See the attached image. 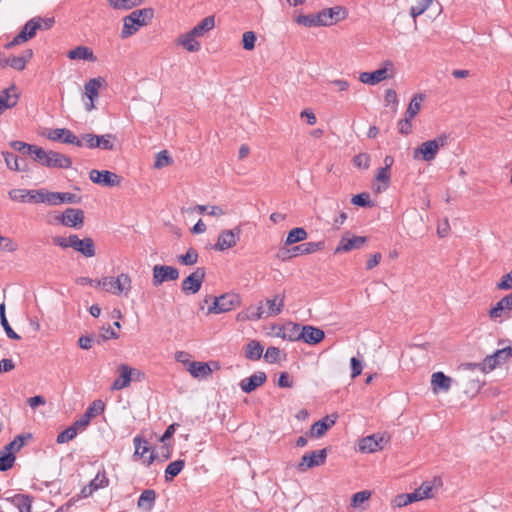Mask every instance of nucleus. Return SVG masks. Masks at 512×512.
Wrapping results in <instances>:
<instances>
[{
    "label": "nucleus",
    "instance_id": "46",
    "mask_svg": "<svg viewBox=\"0 0 512 512\" xmlns=\"http://www.w3.org/2000/svg\"><path fill=\"white\" fill-rule=\"evenodd\" d=\"M135 446L134 455L143 457L147 452L150 451V446L147 440L141 438L140 436H136L133 440Z\"/></svg>",
    "mask_w": 512,
    "mask_h": 512
},
{
    "label": "nucleus",
    "instance_id": "44",
    "mask_svg": "<svg viewBox=\"0 0 512 512\" xmlns=\"http://www.w3.org/2000/svg\"><path fill=\"white\" fill-rule=\"evenodd\" d=\"M94 491L105 488L109 485V479L105 471L98 472L97 475L88 484Z\"/></svg>",
    "mask_w": 512,
    "mask_h": 512
},
{
    "label": "nucleus",
    "instance_id": "45",
    "mask_svg": "<svg viewBox=\"0 0 512 512\" xmlns=\"http://www.w3.org/2000/svg\"><path fill=\"white\" fill-rule=\"evenodd\" d=\"M433 0H418L417 4L410 8V15L416 21V18L423 14L432 4Z\"/></svg>",
    "mask_w": 512,
    "mask_h": 512
},
{
    "label": "nucleus",
    "instance_id": "1",
    "mask_svg": "<svg viewBox=\"0 0 512 512\" xmlns=\"http://www.w3.org/2000/svg\"><path fill=\"white\" fill-rule=\"evenodd\" d=\"M33 160L47 168L69 169L72 166L69 156L53 150H45L39 146L34 150Z\"/></svg>",
    "mask_w": 512,
    "mask_h": 512
},
{
    "label": "nucleus",
    "instance_id": "62",
    "mask_svg": "<svg viewBox=\"0 0 512 512\" xmlns=\"http://www.w3.org/2000/svg\"><path fill=\"white\" fill-rule=\"evenodd\" d=\"M481 385L482 383L479 379H468L465 384V393L477 394L481 389Z\"/></svg>",
    "mask_w": 512,
    "mask_h": 512
},
{
    "label": "nucleus",
    "instance_id": "25",
    "mask_svg": "<svg viewBox=\"0 0 512 512\" xmlns=\"http://www.w3.org/2000/svg\"><path fill=\"white\" fill-rule=\"evenodd\" d=\"M18 101V95L15 92V86L4 89L0 94V115L6 110L13 108Z\"/></svg>",
    "mask_w": 512,
    "mask_h": 512
},
{
    "label": "nucleus",
    "instance_id": "30",
    "mask_svg": "<svg viewBox=\"0 0 512 512\" xmlns=\"http://www.w3.org/2000/svg\"><path fill=\"white\" fill-rule=\"evenodd\" d=\"M324 241L319 242H307L297 245L291 249L293 255H307L312 254L316 251L322 250L324 248Z\"/></svg>",
    "mask_w": 512,
    "mask_h": 512
},
{
    "label": "nucleus",
    "instance_id": "3",
    "mask_svg": "<svg viewBox=\"0 0 512 512\" xmlns=\"http://www.w3.org/2000/svg\"><path fill=\"white\" fill-rule=\"evenodd\" d=\"M97 286L114 295H127L131 290V278L125 273L118 275L116 278L103 277L99 279Z\"/></svg>",
    "mask_w": 512,
    "mask_h": 512
},
{
    "label": "nucleus",
    "instance_id": "63",
    "mask_svg": "<svg viewBox=\"0 0 512 512\" xmlns=\"http://www.w3.org/2000/svg\"><path fill=\"white\" fill-rule=\"evenodd\" d=\"M353 162L358 168L367 169L370 165V156L367 153H360L354 157Z\"/></svg>",
    "mask_w": 512,
    "mask_h": 512
},
{
    "label": "nucleus",
    "instance_id": "6",
    "mask_svg": "<svg viewBox=\"0 0 512 512\" xmlns=\"http://www.w3.org/2000/svg\"><path fill=\"white\" fill-rule=\"evenodd\" d=\"M241 233L242 229L240 226L221 231L218 235L217 242L213 246V249L215 251L222 252L229 248H233L240 240Z\"/></svg>",
    "mask_w": 512,
    "mask_h": 512
},
{
    "label": "nucleus",
    "instance_id": "24",
    "mask_svg": "<svg viewBox=\"0 0 512 512\" xmlns=\"http://www.w3.org/2000/svg\"><path fill=\"white\" fill-rule=\"evenodd\" d=\"M388 78V69L386 67L377 69L373 72H362L359 80L364 84L376 85Z\"/></svg>",
    "mask_w": 512,
    "mask_h": 512
},
{
    "label": "nucleus",
    "instance_id": "27",
    "mask_svg": "<svg viewBox=\"0 0 512 512\" xmlns=\"http://www.w3.org/2000/svg\"><path fill=\"white\" fill-rule=\"evenodd\" d=\"M302 325L297 323H288L277 333V336L289 340L300 341Z\"/></svg>",
    "mask_w": 512,
    "mask_h": 512
},
{
    "label": "nucleus",
    "instance_id": "29",
    "mask_svg": "<svg viewBox=\"0 0 512 512\" xmlns=\"http://www.w3.org/2000/svg\"><path fill=\"white\" fill-rule=\"evenodd\" d=\"M284 301H285V295L283 294H277L273 298H267L265 300V303L267 305V315L270 316H276L279 315L284 307Z\"/></svg>",
    "mask_w": 512,
    "mask_h": 512
},
{
    "label": "nucleus",
    "instance_id": "49",
    "mask_svg": "<svg viewBox=\"0 0 512 512\" xmlns=\"http://www.w3.org/2000/svg\"><path fill=\"white\" fill-rule=\"evenodd\" d=\"M351 203L356 206L360 207H372L374 204L370 200V195L368 193H360L357 195H354L351 198Z\"/></svg>",
    "mask_w": 512,
    "mask_h": 512
},
{
    "label": "nucleus",
    "instance_id": "33",
    "mask_svg": "<svg viewBox=\"0 0 512 512\" xmlns=\"http://www.w3.org/2000/svg\"><path fill=\"white\" fill-rule=\"evenodd\" d=\"M498 364H500V360H497L496 358H494L493 354H492V355L486 356L485 359L483 360V362H481V363H467L465 366L468 369H472V370L478 369V370L482 371L483 373H486V372L493 370Z\"/></svg>",
    "mask_w": 512,
    "mask_h": 512
},
{
    "label": "nucleus",
    "instance_id": "17",
    "mask_svg": "<svg viewBox=\"0 0 512 512\" xmlns=\"http://www.w3.org/2000/svg\"><path fill=\"white\" fill-rule=\"evenodd\" d=\"M60 222L67 227H81L84 223V212L81 209L67 208Z\"/></svg>",
    "mask_w": 512,
    "mask_h": 512
},
{
    "label": "nucleus",
    "instance_id": "52",
    "mask_svg": "<svg viewBox=\"0 0 512 512\" xmlns=\"http://www.w3.org/2000/svg\"><path fill=\"white\" fill-rule=\"evenodd\" d=\"M390 178H391L390 170H388L387 168H383V167L378 169L377 174H376V180L384 184V186H383L384 190L387 189V187L389 186ZM381 189H382V187L378 186L377 191H380Z\"/></svg>",
    "mask_w": 512,
    "mask_h": 512
},
{
    "label": "nucleus",
    "instance_id": "57",
    "mask_svg": "<svg viewBox=\"0 0 512 512\" xmlns=\"http://www.w3.org/2000/svg\"><path fill=\"white\" fill-rule=\"evenodd\" d=\"M15 461L13 452H7L0 456V471L9 470Z\"/></svg>",
    "mask_w": 512,
    "mask_h": 512
},
{
    "label": "nucleus",
    "instance_id": "15",
    "mask_svg": "<svg viewBox=\"0 0 512 512\" xmlns=\"http://www.w3.org/2000/svg\"><path fill=\"white\" fill-rule=\"evenodd\" d=\"M70 247L85 257H93L95 255L94 241L89 237L79 239L77 235H70Z\"/></svg>",
    "mask_w": 512,
    "mask_h": 512
},
{
    "label": "nucleus",
    "instance_id": "38",
    "mask_svg": "<svg viewBox=\"0 0 512 512\" xmlns=\"http://www.w3.org/2000/svg\"><path fill=\"white\" fill-rule=\"evenodd\" d=\"M116 140V136L113 134H104V135H97V138H95L96 141V148H100L103 150H114L115 144L114 141Z\"/></svg>",
    "mask_w": 512,
    "mask_h": 512
},
{
    "label": "nucleus",
    "instance_id": "36",
    "mask_svg": "<svg viewBox=\"0 0 512 512\" xmlns=\"http://www.w3.org/2000/svg\"><path fill=\"white\" fill-rule=\"evenodd\" d=\"M424 98H425L424 94H421V93L415 94L407 107L405 116L413 119L419 113L421 106H422V102L424 101Z\"/></svg>",
    "mask_w": 512,
    "mask_h": 512
},
{
    "label": "nucleus",
    "instance_id": "55",
    "mask_svg": "<svg viewBox=\"0 0 512 512\" xmlns=\"http://www.w3.org/2000/svg\"><path fill=\"white\" fill-rule=\"evenodd\" d=\"M195 210L198 211L200 214H203L205 212H207L208 215L210 216H221L224 214V211L221 207L219 206H205V205H197L195 207Z\"/></svg>",
    "mask_w": 512,
    "mask_h": 512
},
{
    "label": "nucleus",
    "instance_id": "42",
    "mask_svg": "<svg viewBox=\"0 0 512 512\" xmlns=\"http://www.w3.org/2000/svg\"><path fill=\"white\" fill-rule=\"evenodd\" d=\"M10 147L22 154L31 155L33 157L34 150H36L37 145L27 144L22 141L14 140L9 143Z\"/></svg>",
    "mask_w": 512,
    "mask_h": 512
},
{
    "label": "nucleus",
    "instance_id": "41",
    "mask_svg": "<svg viewBox=\"0 0 512 512\" xmlns=\"http://www.w3.org/2000/svg\"><path fill=\"white\" fill-rule=\"evenodd\" d=\"M215 25L214 16H208L204 18L199 24H197L193 29V34H197L198 36H202L205 32L213 29Z\"/></svg>",
    "mask_w": 512,
    "mask_h": 512
},
{
    "label": "nucleus",
    "instance_id": "34",
    "mask_svg": "<svg viewBox=\"0 0 512 512\" xmlns=\"http://www.w3.org/2000/svg\"><path fill=\"white\" fill-rule=\"evenodd\" d=\"M199 37L197 34H193V31L181 35L178 38V43L182 45L189 52H196L200 49V43L196 40Z\"/></svg>",
    "mask_w": 512,
    "mask_h": 512
},
{
    "label": "nucleus",
    "instance_id": "18",
    "mask_svg": "<svg viewBox=\"0 0 512 512\" xmlns=\"http://www.w3.org/2000/svg\"><path fill=\"white\" fill-rule=\"evenodd\" d=\"M267 376L265 372L258 371L240 381L239 386L245 393H251L266 382Z\"/></svg>",
    "mask_w": 512,
    "mask_h": 512
},
{
    "label": "nucleus",
    "instance_id": "48",
    "mask_svg": "<svg viewBox=\"0 0 512 512\" xmlns=\"http://www.w3.org/2000/svg\"><path fill=\"white\" fill-rule=\"evenodd\" d=\"M248 311L250 313V317L252 320L257 321L261 318H267V312L264 308L263 302H259L257 306H250L248 307Z\"/></svg>",
    "mask_w": 512,
    "mask_h": 512
},
{
    "label": "nucleus",
    "instance_id": "31",
    "mask_svg": "<svg viewBox=\"0 0 512 512\" xmlns=\"http://www.w3.org/2000/svg\"><path fill=\"white\" fill-rule=\"evenodd\" d=\"M189 373L195 378H205L212 373L208 363L193 361L188 365Z\"/></svg>",
    "mask_w": 512,
    "mask_h": 512
},
{
    "label": "nucleus",
    "instance_id": "43",
    "mask_svg": "<svg viewBox=\"0 0 512 512\" xmlns=\"http://www.w3.org/2000/svg\"><path fill=\"white\" fill-rule=\"evenodd\" d=\"M104 409V402L102 400H95L89 405L84 414L86 415L87 418L91 420L92 418L103 413Z\"/></svg>",
    "mask_w": 512,
    "mask_h": 512
},
{
    "label": "nucleus",
    "instance_id": "16",
    "mask_svg": "<svg viewBox=\"0 0 512 512\" xmlns=\"http://www.w3.org/2000/svg\"><path fill=\"white\" fill-rule=\"evenodd\" d=\"M367 240L368 238L366 236H353L351 238L343 236L335 248L334 253L339 254L349 252L354 249H360L367 242Z\"/></svg>",
    "mask_w": 512,
    "mask_h": 512
},
{
    "label": "nucleus",
    "instance_id": "37",
    "mask_svg": "<svg viewBox=\"0 0 512 512\" xmlns=\"http://www.w3.org/2000/svg\"><path fill=\"white\" fill-rule=\"evenodd\" d=\"M185 461L184 460H176L168 464L165 469V481L171 482L184 468Z\"/></svg>",
    "mask_w": 512,
    "mask_h": 512
},
{
    "label": "nucleus",
    "instance_id": "23",
    "mask_svg": "<svg viewBox=\"0 0 512 512\" xmlns=\"http://www.w3.org/2000/svg\"><path fill=\"white\" fill-rule=\"evenodd\" d=\"M442 483L439 478H434L432 481H425L421 486L415 489L419 501L434 496V491L441 487Z\"/></svg>",
    "mask_w": 512,
    "mask_h": 512
},
{
    "label": "nucleus",
    "instance_id": "13",
    "mask_svg": "<svg viewBox=\"0 0 512 512\" xmlns=\"http://www.w3.org/2000/svg\"><path fill=\"white\" fill-rule=\"evenodd\" d=\"M38 30H40L39 21L34 17L26 22L19 34L6 45V48H12L15 45L28 41L36 35Z\"/></svg>",
    "mask_w": 512,
    "mask_h": 512
},
{
    "label": "nucleus",
    "instance_id": "35",
    "mask_svg": "<svg viewBox=\"0 0 512 512\" xmlns=\"http://www.w3.org/2000/svg\"><path fill=\"white\" fill-rule=\"evenodd\" d=\"M263 354V346L257 340H251L245 346V357L251 361H257Z\"/></svg>",
    "mask_w": 512,
    "mask_h": 512
},
{
    "label": "nucleus",
    "instance_id": "19",
    "mask_svg": "<svg viewBox=\"0 0 512 512\" xmlns=\"http://www.w3.org/2000/svg\"><path fill=\"white\" fill-rule=\"evenodd\" d=\"M338 418L337 414L327 415L324 418L316 421L309 431L311 437L320 438L322 437L326 431L332 427Z\"/></svg>",
    "mask_w": 512,
    "mask_h": 512
},
{
    "label": "nucleus",
    "instance_id": "10",
    "mask_svg": "<svg viewBox=\"0 0 512 512\" xmlns=\"http://www.w3.org/2000/svg\"><path fill=\"white\" fill-rule=\"evenodd\" d=\"M327 458V449L316 450L311 453H306L302 456L297 469L300 472H305L307 469L320 466L325 463Z\"/></svg>",
    "mask_w": 512,
    "mask_h": 512
},
{
    "label": "nucleus",
    "instance_id": "9",
    "mask_svg": "<svg viewBox=\"0 0 512 512\" xmlns=\"http://www.w3.org/2000/svg\"><path fill=\"white\" fill-rule=\"evenodd\" d=\"M90 180L95 184H100L105 187H116L121 183V177L116 173L108 170L93 169L89 172Z\"/></svg>",
    "mask_w": 512,
    "mask_h": 512
},
{
    "label": "nucleus",
    "instance_id": "51",
    "mask_svg": "<svg viewBox=\"0 0 512 512\" xmlns=\"http://www.w3.org/2000/svg\"><path fill=\"white\" fill-rule=\"evenodd\" d=\"M77 435V430L72 425L66 428L64 431L58 434L56 442L58 444H64L72 439H74Z\"/></svg>",
    "mask_w": 512,
    "mask_h": 512
},
{
    "label": "nucleus",
    "instance_id": "59",
    "mask_svg": "<svg viewBox=\"0 0 512 512\" xmlns=\"http://www.w3.org/2000/svg\"><path fill=\"white\" fill-rule=\"evenodd\" d=\"M62 143L75 145L77 147H82V140H79V138L76 135H74V133L71 130L66 129V128H65V134H63V137H62Z\"/></svg>",
    "mask_w": 512,
    "mask_h": 512
},
{
    "label": "nucleus",
    "instance_id": "8",
    "mask_svg": "<svg viewBox=\"0 0 512 512\" xmlns=\"http://www.w3.org/2000/svg\"><path fill=\"white\" fill-rule=\"evenodd\" d=\"M388 442V436L381 434H372L360 440L359 450L364 453H373L378 450H382Z\"/></svg>",
    "mask_w": 512,
    "mask_h": 512
},
{
    "label": "nucleus",
    "instance_id": "50",
    "mask_svg": "<svg viewBox=\"0 0 512 512\" xmlns=\"http://www.w3.org/2000/svg\"><path fill=\"white\" fill-rule=\"evenodd\" d=\"M419 501L415 490L412 493L401 494L395 498V504L398 507H404L412 502Z\"/></svg>",
    "mask_w": 512,
    "mask_h": 512
},
{
    "label": "nucleus",
    "instance_id": "12",
    "mask_svg": "<svg viewBox=\"0 0 512 512\" xmlns=\"http://www.w3.org/2000/svg\"><path fill=\"white\" fill-rule=\"evenodd\" d=\"M347 17V11L342 6L325 8L318 12L322 26H331Z\"/></svg>",
    "mask_w": 512,
    "mask_h": 512
},
{
    "label": "nucleus",
    "instance_id": "53",
    "mask_svg": "<svg viewBox=\"0 0 512 512\" xmlns=\"http://www.w3.org/2000/svg\"><path fill=\"white\" fill-rule=\"evenodd\" d=\"M256 34L253 31H246L242 35L243 48L251 51L255 48Z\"/></svg>",
    "mask_w": 512,
    "mask_h": 512
},
{
    "label": "nucleus",
    "instance_id": "26",
    "mask_svg": "<svg viewBox=\"0 0 512 512\" xmlns=\"http://www.w3.org/2000/svg\"><path fill=\"white\" fill-rule=\"evenodd\" d=\"M155 502L156 492L153 489H145L138 498L137 507L144 512H151Z\"/></svg>",
    "mask_w": 512,
    "mask_h": 512
},
{
    "label": "nucleus",
    "instance_id": "11",
    "mask_svg": "<svg viewBox=\"0 0 512 512\" xmlns=\"http://www.w3.org/2000/svg\"><path fill=\"white\" fill-rule=\"evenodd\" d=\"M205 269L198 267L194 272L187 276L182 282V290L186 294L197 293L205 279Z\"/></svg>",
    "mask_w": 512,
    "mask_h": 512
},
{
    "label": "nucleus",
    "instance_id": "58",
    "mask_svg": "<svg viewBox=\"0 0 512 512\" xmlns=\"http://www.w3.org/2000/svg\"><path fill=\"white\" fill-rule=\"evenodd\" d=\"M171 163V158L168 155V152L166 150L160 151L156 155V160L154 163V166L157 169H161Z\"/></svg>",
    "mask_w": 512,
    "mask_h": 512
},
{
    "label": "nucleus",
    "instance_id": "4",
    "mask_svg": "<svg viewBox=\"0 0 512 512\" xmlns=\"http://www.w3.org/2000/svg\"><path fill=\"white\" fill-rule=\"evenodd\" d=\"M449 136L441 134L439 137L422 143L414 150V159L422 158L424 161L430 162L435 159L439 149L447 144Z\"/></svg>",
    "mask_w": 512,
    "mask_h": 512
},
{
    "label": "nucleus",
    "instance_id": "21",
    "mask_svg": "<svg viewBox=\"0 0 512 512\" xmlns=\"http://www.w3.org/2000/svg\"><path fill=\"white\" fill-rule=\"evenodd\" d=\"M453 380L443 372H435L431 376V387L434 394L439 392H447L451 388Z\"/></svg>",
    "mask_w": 512,
    "mask_h": 512
},
{
    "label": "nucleus",
    "instance_id": "20",
    "mask_svg": "<svg viewBox=\"0 0 512 512\" xmlns=\"http://www.w3.org/2000/svg\"><path fill=\"white\" fill-rule=\"evenodd\" d=\"M300 335H301L300 341H303L304 343H307L309 345L318 344L325 337V333L322 329L311 326V325L302 326Z\"/></svg>",
    "mask_w": 512,
    "mask_h": 512
},
{
    "label": "nucleus",
    "instance_id": "14",
    "mask_svg": "<svg viewBox=\"0 0 512 512\" xmlns=\"http://www.w3.org/2000/svg\"><path fill=\"white\" fill-rule=\"evenodd\" d=\"M119 376L114 380L111 389L122 390L128 387L133 379V374L137 373L141 375V372L137 369H132L126 364H120L117 369Z\"/></svg>",
    "mask_w": 512,
    "mask_h": 512
},
{
    "label": "nucleus",
    "instance_id": "54",
    "mask_svg": "<svg viewBox=\"0 0 512 512\" xmlns=\"http://www.w3.org/2000/svg\"><path fill=\"white\" fill-rule=\"evenodd\" d=\"M108 2L114 9L128 10L138 6L136 0H108Z\"/></svg>",
    "mask_w": 512,
    "mask_h": 512
},
{
    "label": "nucleus",
    "instance_id": "64",
    "mask_svg": "<svg viewBox=\"0 0 512 512\" xmlns=\"http://www.w3.org/2000/svg\"><path fill=\"white\" fill-rule=\"evenodd\" d=\"M497 288L501 290H508L512 288V270L502 276L499 283H497Z\"/></svg>",
    "mask_w": 512,
    "mask_h": 512
},
{
    "label": "nucleus",
    "instance_id": "56",
    "mask_svg": "<svg viewBox=\"0 0 512 512\" xmlns=\"http://www.w3.org/2000/svg\"><path fill=\"white\" fill-rule=\"evenodd\" d=\"M19 512H31V499L26 495H18L15 498Z\"/></svg>",
    "mask_w": 512,
    "mask_h": 512
},
{
    "label": "nucleus",
    "instance_id": "32",
    "mask_svg": "<svg viewBox=\"0 0 512 512\" xmlns=\"http://www.w3.org/2000/svg\"><path fill=\"white\" fill-rule=\"evenodd\" d=\"M2 156L4 157V161L8 169L17 172H25L28 170L27 164L20 162L17 156L13 153L3 151Z\"/></svg>",
    "mask_w": 512,
    "mask_h": 512
},
{
    "label": "nucleus",
    "instance_id": "7",
    "mask_svg": "<svg viewBox=\"0 0 512 512\" xmlns=\"http://www.w3.org/2000/svg\"><path fill=\"white\" fill-rule=\"evenodd\" d=\"M179 278V270L172 266L155 265L153 267L152 284L155 287L160 286L166 281H175Z\"/></svg>",
    "mask_w": 512,
    "mask_h": 512
},
{
    "label": "nucleus",
    "instance_id": "39",
    "mask_svg": "<svg viewBox=\"0 0 512 512\" xmlns=\"http://www.w3.org/2000/svg\"><path fill=\"white\" fill-rule=\"evenodd\" d=\"M307 238V232L302 227L293 228L289 231L285 244L292 245L297 242H301Z\"/></svg>",
    "mask_w": 512,
    "mask_h": 512
},
{
    "label": "nucleus",
    "instance_id": "22",
    "mask_svg": "<svg viewBox=\"0 0 512 512\" xmlns=\"http://www.w3.org/2000/svg\"><path fill=\"white\" fill-rule=\"evenodd\" d=\"M104 83V79L101 77L92 78L88 82L85 83V93L87 97L90 99V103L86 104V110L91 111L94 108V100L98 98L99 88Z\"/></svg>",
    "mask_w": 512,
    "mask_h": 512
},
{
    "label": "nucleus",
    "instance_id": "47",
    "mask_svg": "<svg viewBox=\"0 0 512 512\" xmlns=\"http://www.w3.org/2000/svg\"><path fill=\"white\" fill-rule=\"evenodd\" d=\"M178 261L186 266L194 265L198 261V253L194 248H189L186 254L178 256Z\"/></svg>",
    "mask_w": 512,
    "mask_h": 512
},
{
    "label": "nucleus",
    "instance_id": "40",
    "mask_svg": "<svg viewBox=\"0 0 512 512\" xmlns=\"http://www.w3.org/2000/svg\"><path fill=\"white\" fill-rule=\"evenodd\" d=\"M296 22L299 25H303L305 27H320L322 26L320 18H318L317 14H307V15H299L296 18Z\"/></svg>",
    "mask_w": 512,
    "mask_h": 512
},
{
    "label": "nucleus",
    "instance_id": "28",
    "mask_svg": "<svg viewBox=\"0 0 512 512\" xmlns=\"http://www.w3.org/2000/svg\"><path fill=\"white\" fill-rule=\"evenodd\" d=\"M67 57L71 60H85L89 62L97 60L93 51L87 46H77L67 53Z\"/></svg>",
    "mask_w": 512,
    "mask_h": 512
},
{
    "label": "nucleus",
    "instance_id": "2",
    "mask_svg": "<svg viewBox=\"0 0 512 512\" xmlns=\"http://www.w3.org/2000/svg\"><path fill=\"white\" fill-rule=\"evenodd\" d=\"M154 10L152 8H143L135 10L123 19V29L121 37L127 38L139 30L140 27L147 25L153 18Z\"/></svg>",
    "mask_w": 512,
    "mask_h": 512
},
{
    "label": "nucleus",
    "instance_id": "61",
    "mask_svg": "<svg viewBox=\"0 0 512 512\" xmlns=\"http://www.w3.org/2000/svg\"><path fill=\"white\" fill-rule=\"evenodd\" d=\"M280 349L274 346H270L267 348L264 359L268 363H275L279 360Z\"/></svg>",
    "mask_w": 512,
    "mask_h": 512
},
{
    "label": "nucleus",
    "instance_id": "60",
    "mask_svg": "<svg viewBox=\"0 0 512 512\" xmlns=\"http://www.w3.org/2000/svg\"><path fill=\"white\" fill-rule=\"evenodd\" d=\"M5 65L10 66L15 70L21 71L26 67L25 60L19 56H13L5 60Z\"/></svg>",
    "mask_w": 512,
    "mask_h": 512
},
{
    "label": "nucleus",
    "instance_id": "5",
    "mask_svg": "<svg viewBox=\"0 0 512 512\" xmlns=\"http://www.w3.org/2000/svg\"><path fill=\"white\" fill-rule=\"evenodd\" d=\"M209 299L213 300L211 306L208 308L209 314H220L228 312L234 307L240 305V297L234 293H226L219 297L207 296L205 302L207 303Z\"/></svg>",
    "mask_w": 512,
    "mask_h": 512
}]
</instances>
